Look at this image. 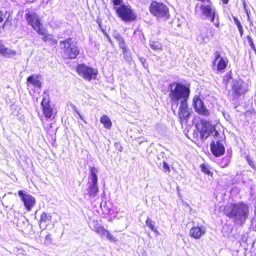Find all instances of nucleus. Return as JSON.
I'll return each instance as SVG.
<instances>
[{
  "label": "nucleus",
  "mask_w": 256,
  "mask_h": 256,
  "mask_svg": "<svg viewBox=\"0 0 256 256\" xmlns=\"http://www.w3.org/2000/svg\"><path fill=\"white\" fill-rule=\"evenodd\" d=\"M225 214L230 218L233 219L234 222L238 224H243L248 217V208L242 202L232 204L225 208Z\"/></svg>",
  "instance_id": "obj_1"
},
{
  "label": "nucleus",
  "mask_w": 256,
  "mask_h": 256,
  "mask_svg": "<svg viewBox=\"0 0 256 256\" xmlns=\"http://www.w3.org/2000/svg\"><path fill=\"white\" fill-rule=\"evenodd\" d=\"M202 126L198 128L196 126L195 130H194L192 134L194 138H200L202 141L206 140L210 135H212L217 137L219 134L218 132L216 130L215 128L210 122L206 120L201 121Z\"/></svg>",
  "instance_id": "obj_2"
},
{
  "label": "nucleus",
  "mask_w": 256,
  "mask_h": 256,
  "mask_svg": "<svg viewBox=\"0 0 256 256\" xmlns=\"http://www.w3.org/2000/svg\"><path fill=\"white\" fill-rule=\"evenodd\" d=\"M114 5V9L118 16L124 22L134 20L136 16L130 6H126L122 0H112Z\"/></svg>",
  "instance_id": "obj_3"
},
{
  "label": "nucleus",
  "mask_w": 256,
  "mask_h": 256,
  "mask_svg": "<svg viewBox=\"0 0 256 256\" xmlns=\"http://www.w3.org/2000/svg\"><path fill=\"white\" fill-rule=\"evenodd\" d=\"M60 46L62 50L63 57L66 59L75 58L79 54L76 42L70 38L60 40Z\"/></svg>",
  "instance_id": "obj_4"
},
{
  "label": "nucleus",
  "mask_w": 256,
  "mask_h": 256,
  "mask_svg": "<svg viewBox=\"0 0 256 256\" xmlns=\"http://www.w3.org/2000/svg\"><path fill=\"white\" fill-rule=\"evenodd\" d=\"M190 92V90L186 86L182 84H177L174 89L171 88L170 95L171 100L177 106L179 104V100H187Z\"/></svg>",
  "instance_id": "obj_5"
},
{
  "label": "nucleus",
  "mask_w": 256,
  "mask_h": 256,
  "mask_svg": "<svg viewBox=\"0 0 256 256\" xmlns=\"http://www.w3.org/2000/svg\"><path fill=\"white\" fill-rule=\"evenodd\" d=\"M150 12L160 20H166L170 17L168 8L163 3L152 2L150 7Z\"/></svg>",
  "instance_id": "obj_6"
},
{
  "label": "nucleus",
  "mask_w": 256,
  "mask_h": 256,
  "mask_svg": "<svg viewBox=\"0 0 256 256\" xmlns=\"http://www.w3.org/2000/svg\"><path fill=\"white\" fill-rule=\"evenodd\" d=\"M26 12L24 16L28 24L31 26L39 34L44 35L46 30L38 14L33 11L26 10Z\"/></svg>",
  "instance_id": "obj_7"
},
{
  "label": "nucleus",
  "mask_w": 256,
  "mask_h": 256,
  "mask_svg": "<svg viewBox=\"0 0 256 256\" xmlns=\"http://www.w3.org/2000/svg\"><path fill=\"white\" fill-rule=\"evenodd\" d=\"M226 80L227 84H230L232 90V94L235 98H238L241 95L244 94L246 92V90L242 87V80L238 79V80H234L232 76L231 71L227 73L225 76V80Z\"/></svg>",
  "instance_id": "obj_8"
},
{
  "label": "nucleus",
  "mask_w": 256,
  "mask_h": 256,
  "mask_svg": "<svg viewBox=\"0 0 256 256\" xmlns=\"http://www.w3.org/2000/svg\"><path fill=\"white\" fill-rule=\"evenodd\" d=\"M202 3H198L196 6V10L200 8L203 15L213 22L215 16L214 9L209 0H199Z\"/></svg>",
  "instance_id": "obj_9"
},
{
  "label": "nucleus",
  "mask_w": 256,
  "mask_h": 256,
  "mask_svg": "<svg viewBox=\"0 0 256 256\" xmlns=\"http://www.w3.org/2000/svg\"><path fill=\"white\" fill-rule=\"evenodd\" d=\"M76 70L80 76L88 81L92 78L95 79L98 74V70L96 69L87 66L84 64H79Z\"/></svg>",
  "instance_id": "obj_10"
},
{
  "label": "nucleus",
  "mask_w": 256,
  "mask_h": 256,
  "mask_svg": "<svg viewBox=\"0 0 256 256\" xmlns=\"http://www.w3.org/2000/svg\"><path fill=\"white\" fill-rule=\"evenodd\" d=\"M178 118L182 124L188 122L190 112L188 108L187 100H181L178 112Z\"/></svg>",
  "instance_id": "obj_11"
},
{
  "label": "nucleus",
  "mask_w": 256,
  "mask_h": 256,
  "mask_svg": "<svg viewBox=\"0 0 256 256\" xmlns=\"http://www.w3.org/2000/svg\"><path fill=\"white\" fill-rule=\"evenodd\" d=\"M18 194L21 200L23 202L27 210L28 211L31 210L36 203L34 197L22 190L18 192Z\"/></svg>",
  "instance_id": "obj_12"
},
{
  "label": "nucleus",
  "mask_w": 256,
  "mask_h": 256,
  "mask_svg": "<svg viewBox=\"0 0 256 256\" xmlns=\"http://www.w3.org/2000/svg\"><path fill=\"white\" fill-rule=\"evenodd\" d=\"M210 150L216 157L222 156L224 154V146L219 140L214 142L212 141L210 144Z\"/></svg>",
  "instance_id": "obj_13"
},
{
  "label": "nucleus",
  "mask_w": 256,
  "mask_h": 256,
  "mask_svg": "<svg viewBox=\"0 0 256 256\" xmlns=\"http://www.w3.org/2000/svg\"><path fill=\"white\" fill-rule=\"evenodd\" d=\"M194 109L198 114L205 116L209 115L208 110L204 106L203 102L200 99L198 98L194 99Z\"/></svg>",
  "instance_id": "obj_14"
},
{
  "label": "nucleus",
  "mask_w": 256,
  "mask_h": 256,
  "mask_svg": "<svg viewBox=\"0 0 256 256\" xmlns=\"http://www.w3.org/2000/svg\"><path fill=\"white\" fill-rule=\"evenodd\" d=\"M206 232V228L203 226H194L190 230V236L196 239H199Z\"/></svg>",
  "instance_id": "obj_15"
},
{
  "label": "nucleus",
  "mask_w": 256,
  "mask_h": 256,
  "mask_svg": "<svg viewBox=\"0 0 256 256\" xmlns=\"http://www.w3.org/2000/svg\"><path fill=\"white\" fill-rule=\"evenodd\" d=\"M88 194L90 197H94L98 192L97 182L92 183L90 184L88 189Z\"/></svg>",
  "instance_id": "obj_16"
},
{
  "label": "nucleus",
  "mask_w": 256,
  "mask_h": 256,
  "mask_svg": "<svg viewBox=\"0 0 256 256\" xmlns=\"http://www.w3.org/2000/svg\"><path fill=\"white\" fill-rule=\"evenodd\" d=\"M100 122L104 125L106 128L109 130L111 128L112 123L106 115H102L100 118Z\"/></svg>",
  "instance_id": "obj_17"
},
{
  "label": "nucleus",
  "mask_w": 256,
  "mask_h": 256,
  "mask_svg": "<svg viewBox=\"0 0 256 256\" xmlns=\"http://www.w3.org/2000/svg\"><path fill=\"white\" fill-rule=\"evenodd\" d=\"M16 50L6 48L4 46L3 50L2 53V56L6 58H11L16 56Z\"/></svg>",
  "instance_id": "obj_18"
},
{
  "label": "nucleus",
  "mask_w": 256,
  "mask_h": 256,
  "mask_svg": "<svg viewBox=\"0 0 256 256\" xmlns=\"http://www.w3.org/2000/svg\"><path fill=\"white\" fill-rule=\"evenodd\" d=\"M218 58H217L214 62V68H216L218 70H222L224 69V60L223 58H221L218 60Z\"/></svg>",
  "instance_id": "obj_19"
},
{
  "label": "nucleus",
  "mask_w": 256,
  "mask_h": 256,
  "mask_svg": "<svg viewBox=\"0 0 256 256\" xmlns=\"http://www.w3.org/2000/svg\"><path fill=\"white\" fill-rule=\"evenodd\" d=\"M43 35L44 36L42 38V40L45 42H48L50 44H57V40L54 38V36L52 34H46Z\"/></svg>",
  "instance_id": "obj_20"
},
{
  "label": "nucleus",
  "mask_w": 256,
  "mask_h": 256,
  "mask_svg": "<svg viewBox=\"0 0 256 256\" xmlns=\"http://www.w3.org/2000/svg\"><path fill=\"white\" fill-rule=\"evenodd\" d=\"M43 112L44 115L47 118H50L53 114V108L50 105H46L42 108Z\"/></svg>",
  "instance_id": "obj_21"
},
{
  "label": "nucleus",
  "mask_w": 256,
  "mask_h": 256,
  "mask_svg": "<svg viewBox=\"0 0 256 256\" xmlns=\"http://www.w3.org/2000/svg\"><path fill=\"white\" fill-rule=\"evenodd\" d=\"M93 230L100 234L101 236H105L106 232V230L104 229V227L100 226L98 222H96Z\"/></svg>",
  "instance_id": "obj_22"
},
{
  "label": "nucleus",
  "mask_w": 256,
  "mask_h": 256,
  "mask_svg": "<svg viewBox=\"0 0 256 256\" xmlns=\"http://www.w3.org/2000/svg\"><path fill=\"white\" fill-rule=\"evenodd\" d=\"M27 80L28 82L36 86L38 88H40L41 86V82L34 75L28 77Z\"/></svg>",
  "instance_id": "obj_23"
},
{
  "label": "nucleus",
  "mask_w": 256,
  "mask_h": 256,
  "mask_svg": "<svg viewBox=\"0 0 256 256\" xmlns=\"http://www.w3.org/2000/svg\"><path fill=\"white\" fill-rule=\"evenodd\" d=\"M51 220L52 216L44 212L40 216V224H42V222H49Z\"/></svg>",
  "instance_id": "obj_24"
},
{
  "label": "nucleus",
  "mask_w": 256,
  "mask_h": 256,
  "mask_svg": "<svg viewBox=\"0 0 256 256\" xmlns=\"http://www.w3.org/2000/svg\"><path fill=\"white\" fill-rule=\"evenodd\" d=\"M98 170L94 167H92L90 168V176H92L91 180L92 183L98 182V177L96 173Z\"/></svg>",
  "instance_id": "obj_25"
},
{
  "label": "nucleus",
  "mask_w": 256,
  "mask_h": 256,
  "mask_svg": "<svg viewBox=\"0 0 256 256\" xmlns=\"http://www.w3.org/2000/svg\"><path fill=\"white\" fill-rule=\"evenodd\" d=\"M196 40L200 43L206 42L208 40V38L204 34H200L197 36Z\"/></svg>",
  "instance_id": "obj_26"
},
{
  "label": "nucleus",
  "mask_w": 256,
  "mask_h": 256,
  "mask_svg": "<svg viewBox=\"0 0 256 256\" xmlns=\"http://www.w3.org/2000/svg\"><path fill=\"white\" fill-rule=\"evenodd\" d=\"M146 226L150 228L152 231L156 232V229L154 228V222L150 218H148L146 220Z\"/></svg>",
  "instance_id": "obj_27"
},
{
  "label": "nucleus",
  "mask_w": 256,
  "mask_h": 256,
  "mask_svg": "<svg viewBox=\"0 0 256 256\" xmlns=\"http://www.w3.org/2000/svg\"><path fill=\"white\" fill-rule=\"evenodd\" d=\"M119 46L120 48L122 50V53L125 54L128 51V48H126V44L125 43L124 38L122 39V40H120L118 42Z\"/></svg>",
  "instance_id": "obj_28"
},
{
  "label": "nucleus",
  "mask_w": 256,
  "mask_h": 256,
  "mask_svg": "<svg viewBox=\"0 0 256 256\" xmlns=\"http://www.w3.org/2000/svg\"><path fill=\"white\" fill-rule=\"evenodd\" d=\"M150 46L154 50H160L162 48L160 44L154 42H150Z\"/></svg>",
  "instance_id": "obj_29"
},
{
  "label": "nucleus",
  "mask_w": 256,
  "mask_h": 256,
  "mask_svg": "<svg viewBox=\"0 0 256 256\" xmlns=\"http://www.w3.org/2000/svg\"><path fill=\"white\" fill-rule=\"evenodd\" d=\"M234 20L236 24V26L238 30V31L240 32V35L242 36L243 34L244 30H243L242 26L240 22L238 21V19H236L235 18H234Z\"/></svg>",
  "instance_id": "obj_30"
},
{
  "label": "nucleus",
  "mask_w": 256,
  "mask_h": 256,
  "mask_svg": "<svg viewBox=\"0 0 256 256\" xmlns=\"http://www.w3.org/2000/svg\"><path fill=\"white\" fill-rule=\"evenodd\" d=\"M246 38L248 40V43L249 45L251 47V48L255 52H256V47L254 46V43L253 42L252 38V37L248 35L246 36Z\"/></svg>",
  "instance_id": "obj_31"
},
{
  "label": "nucleus",
  "mask_w": 256,
  "mask_h": 256,
  "mask_svg": "<svg viewBox=\"0 0 256 256\" xmlns=\"http://www.w3.org/2000/svg\"><path fill=\"white\" fill-rule=\"evenodd\" d=\"M105 235L106 236V238L110 241L112 242H116V238L107 230Z\"/></svg>",
  "instance_id": "obj_32"
},
{
  "label": "nucleus",
  "mask_w": 256,
  "mask_h": 256,
  "mask_svg": "<svg viewBox=\"0 0 256 256\" xmlns=\"http://www.w3.org/2000/svg\"><path fill=\"white\" fill-rule=\"evenodd\" d=\"M52 242V235L50 234H48L45 238V240L44 241V244L46 245H48L50 244Z\"/></svg>",
  "instance_id": "obj_33"
},
{
  "label": "nucleus",
  "mask_w": 256,
  "mask_h": 256,
  "mask_svg": "<svg viewBox=\"0 0 256 256\" xmlns=\"http://www.w3.org/2000/svg\"><path fill=\"white\" fill-rule=\"evenodd\" d=\"M201 170L202 172L206 174H210L211 172L209 170L208 167L204 164H202L200 165Z\"/></svg>",
  "instance_id": "obj_34"
},
{
  "label": "nucleus",
  "mask_w": 256,
  "mask_h": 256,
  "mask_svg": "<svg viewBox=\"0 0 256 256\" xmlns=\"http://www.w3.org/2000/svg\"><path fill=\"white\" fill-rule=\"evenodd\" d=\"M114 37L118 41L120 42L124 39L123 37L117 32H114Z\"/></svg>",
  "instance_id": "obj_35"
},
{
  "label": "nucleus",
  "mask_w": 256,
  "mask_h": 256,
  "mask_svg": "<svg viewBox=\"0 0 256 256\" xmlns=\"http://www.w3.org/2000/svg\"><path fill=\"white\" fill-rule=\"evenodd\" d=\"M162 167L164 168L165 172H168V174L170 172V168L169 166L165 161L162 162Z\"/></svg>",
  "instance_id": "obj_36"
},
{
  "label": "nucleus",
  "mask_w": 256,
  "mask_h": 256,
  "mask_svg": "<svg viewBox=\"0 0 256 256\" xmlns=\"http://www.w3.org/2000/svg\"><path fill=\"white\" fill-rule=\"evenodd\" d=\"M226 153H227L226 161L228 162L230 161L231 157H232V150L231 148L227 150Z\"/></svg>",
  "instance_id": "obj_37"
},
{
  "label": "nucleus",
  "mask_w": 256,
  "mask_h": 256,
  "mask_svg": "<svg viewBox=\"0 0 256 256\" xmlns=\"http://www.w3.org/2000/svg\"><path fill=\"white\" fill-rule=\"evenodd\" d=\"M246 160H247L248 164H249V165L252 168H255L254 164L253 162L252 161V160L250 158V156H246Z\"/></svg>",
  "instance_id": "obj_38"
},
{
  "label": "nucleus",
  "mask_w": 256,
  "mask_h": 256,
  "mask_svg": "<svg viewBox=\"0 0 256 256\" xmlns=\"http://www.w3.org/2000/svg\"><path fill=\"white\" fill-rule=\"evenodd\" d=\"M41 104H42V108H44V106H45V105L46 106V105L50 104L48 103V99H46V98H43V100Z\"/></svg>",
  "instance_id": "obj_39"
},
{
  "label": "nucleus",
  "mask_w": 256,
  "mask_h": 256,
  "mask_svg": "<svg viewBox=\"0 0 256 256\" xmlns=\"http://www.w3.org/2000/svg\"><path fill=\"white\" fill-rule=\"evenodd\" d=\"M4 20V12L0 10V23Z\"/></svg>",
  "instance_id": "obj_40"
},
{
  "label": "nucleus",
  "mask_w": 256,
  "mask_h": 256,
  "mask_svg": "<svg viewBox=\"0 0 256 256\" xmlns=\"http://www.w3.org/2000/svg\"><path fill=\"white\" fill-rule=\"evenodd\" d=\"M4 47V45L0 41V54H2V52Z\"/></svg>",
  "instance_id": "obj_41"
},
{
  "label": "nucleus",
  "mask_w": 256,
  "mask_h": 256,
  "mask_svg": "<svg viewBox=\"0 0 256 256\" xmlns=\"http://www.w3.org/2000/svg\"><path fill=\"white\" fill-rule=\"evenodd\" d=\"M242 4L244 6V10H246V2L245 0H242Z\"/></svg>",
  "instance_id": "obj_42"
},
{
  "label": "nucleus",
  "mask_w": 256,
  "mask_h": 256,
  "mask_svg": "<svg viewBox=\"0 0 256 256\" xmlns=\"http://www.w3.org/2000/svg\"><path fill=\"white\" fill-rule=\"evenodd\" d=\"M245 11H246V14H247V16H248V20H250V16H249V12H248V10L247 8H246V10H244Z\"/></svg>",
  "instance_id": "obj_43"
},
{
  "label": "nucleus",
  "mask_w": 256,
  "mask_h": 256,
  "mask_svg": "<svg viewBox=\"0 0 256 256\" xmlns=\"http://www.w3.org/2000/svg\"><path fill=\"white\" fill-rule=\"evenodd\" d=\"M77 113H78V115L79 116H80V118L81 120H82L84 122H86H86L84 120L83 118H82V116L80 115V114L79 112H77Z\"/></svg>",
  "instance_id": "obj_44"
},
{
  "label": "nucleus",
  "mask_w": 256,
  "mask_h": 256,
  "mask_svg": "<svg viewBox=\"0 0 256 256\" xmlns=\"http://www.w3.org/2000/svg\"><path fill=\"white\" fill-rule=\"evenodd\" d=\"M106 38H108V41L110 42V43H112V41L110 38V37L108 35V34H106Z\"/></svg>",
  "instance_id": "obj_45"
},
{
  "label": "nucleus",
  "mask_w": 256,
  "mask_h": 256,
  "mask_svg": "<svg viewBox=\"0 0 256 256\" xmlns=\"http://www.w3.org/2000/svg\"><path fill=\"white\" fill-rule=\"evenodd\" d=\"M206 30V28H203L202 30V31L204 32H205V31Z\"/></svg>",
  "instance_id": "obj_46"
},
{
  "label": "nucleus",
  "mask_w": 256,
  "mask_h": 256,
  "mask_svg": "<svg viewBox=\"0 0 256 256\" xmlns=\"http://www.w3.org/2000/svg\"><path fill=\"white\" fill-rule=\"evenodd\" d=\"M224 64H225V68H226V65H227V62L226 60H225Z\"/></svg>",
  "instance_id": "obj_47"
},
{
  "label": "nucleus",
  "mask_w": 256,
  "mask_h": 256,
  "mask_svg": "<svg viewBox=\"0 0 256 256\" xmlns=\"http://www.w3.org/2000/svg\"><path fill=\"white\" fill-rule=\"evenodd\" d=\"M229 0H225V4H226L228 3Z\"/></svg>",
  "instance_id": "obj_48"
},
{
  "label": "nucleus",
  "mask_w": 256,
  "mask_h": 256,
  "mask_svg": "<svg viewBox=\"0 0 256 256\" xmlns=\"http://www.w3.org/2000/svg\"><path fill=\"white\" fill-rule=\"evenodd\" d=\"M8 21V20H6V22H4V25H5V24H6V23H7Z\"/></svg>",
  "instance_id": "obj_49"
},
{
  "label": "nucleus",
  "mask_w": 256,
  "mask_h": 256,
  "mask_svg": "<svg viewBox=\"0 0 256 256\" xmlns=\"http://www.w3.org/2000/svg\"><path fill=\"white\" fill-rule=\"evenodd\" d=\"M228 164V162H227V163H226V162H225V164H224L225 167H226Z\"/></svg>",
  "instance_id": "obj_50"
},
{
  "label": "nucleus",
  "mask_w": 256,
  "mask_h": 256,
  "mask_svg": "<svg viewBox=\"0 0 256 256\" xmlns=\"http://www.w3.org/2000/svg\"><path fill=\"white\" fill-rule=\"evenodd\" d=\"M222 2L223 4H224V0H222Z\"/></svg>",
  "instance_id": "obj_51"
}]
</instances>
